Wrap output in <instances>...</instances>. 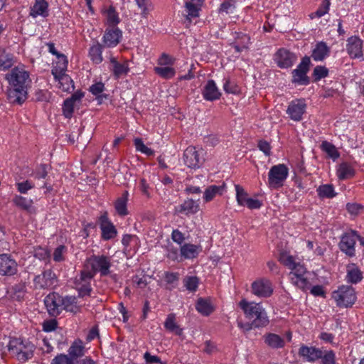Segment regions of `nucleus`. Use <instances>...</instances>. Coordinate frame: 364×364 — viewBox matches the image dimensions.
Instances as JSON below:
<instances>
[{
	"mask_svg": "<svg viewBox=\"0 0 364 364\" xmlns=\"http://www.w3.org/2000/svg\"><path fill=\"white\" fill-rule=\"evenodd\" d=\"M102 237L108 240L117 235V230L113 224L109 220L107 213L105 212L100 218Z\"/></svg>",
	"mask_w": 364,
	"mask_h": 364,
	"instance_id": "obj_17",
	"label": "nucleus"
},
{
	"mask_svg": "<svg viewBox=\"0 0 364 364\" xmlns=\"http://www.w3.org/2000/svg\"><path fill=\"white\" fill-rule=\"evenodd\" d=\"M320 364H336V353L332 350L321 348V356L319 358Z\"/></svg>",
	"mask_w": 364,
	"mask_h": 364,
	"instance_id": "obj_42",
	"label": "nucleus"
},
{
	"mask_svg": "<svg viewBox=\"0 0 364 364\" xmlns=\"http://www.w3.org/2000/svg\"><path fill=\"white\" fill-rule=\"evenodd\" d=\"M154 70L159 76L167 80L173 77L176 74L175 69L170 66L155 67Z\"/></svg>",
	"mask_w": 364,
	"mask_h": 364,
	"instance_id": "obj_43",
	"label": "nucleus"
},
{
	"mask_svg": "<svg viewBox=\"0 0 364 364\" xmlns=\"http://www.w3.org/2000/svg\"><path fill=\"white\" fill-rule=\"evenodd\" d=\"M289 173V169L284 164L273 166L268 173V183L272 188H278L283 186Z\"/></svg>",
	"mask_w": 364,
	"mask_h": 364,
	"instance_id": "obj_6",
	"label": "nucleus"
},
{
	"mask_svg": "<svg viewBox=\"0 0 364 364\" xmlns=\"http://www.w3.org/2000/svg\"><path fill=\"white\" fill-rule=\"evenodd\" d=\"M61 301H63V296L55 292L50 293L45 297L44 304L50 316H57L60 314Z\"/></svg>",
	"mask_w": 364,
	"mask_h": 364,
	"instance_id": "obj_14",
	"label": "nucleus"
},
{
	"mask_svg": "<svg viewBox=\"0 0 364 364\" xmlns=\"http://www.w3.org/2000/svg\"><path fill=\"white\" fill-rule=\"evenodd\" d=\"M363 41L357 36H351L348 39L347 51L352 58L363 56Z\"/></svg>",
	"mask_w": 364,
	"mask_h": 364,
	"instance_id": "obj_19",
	"label": "nucleus"
},
{
	"mask_svg": "<svg viewBox=\"0 0 364 364\" xmlns=\"http://www.w3.org/2000/svg\"><path fill=\"white\" fill-rule=\"evenodd\" d=\"M204 154L203 149L190 146L183 151V162L190 168H198L205 161Z\"/></svg>",
	"mask_w": 364,
	"mask_h": 364,
	"instance_id": "obj_5",
	"label": "nucleus"
},
{
	"mask_svg": "<svg viewBox=\"0 0 364 364\" xmlns=\"http://www.w3.org/2000/svg\"><path fill=\"white\" fill-rule=\"evenodd\" d=\"M329 53V48L324 42L318 43L312 51L311 57L316 61L323 60Z\"/></svg>",
	"mask_w": 364,
	"mask_h": 364,
	"instance_id": "obj_33",
	"label": "nucleus"
},
{
	"mask_svg": "<svg viewBox=\"0 0 364 364\" xmlns=\"http://www.w3.org/2000/svg\"><path fill=\"white\" fill-rule=\"evenodd\" d=\"M250 41V38L248 36L242 34L235 42L233 47L237 52L240 53L248 48Z\"/></svg>",
	"mask_w": 364,
	"mask_h": 364,
	"instance_id": "obj_45",
	"label": "nucleus"
},
{
	"mask_svg": "<svg viewBox=\"0 0 364 364\" xmlns=\"http://www.w3.org/2000/svg\"><path fill=\"white\" fill-rule=\"evenodd\" d=\"M55 80L59 83V88L64 92H71L74 91L75 87L74 83L71 77L65 74H60L59 75L54 77Z\"/></svg>",
	"mask_w": 364,
	"mask_h": 364,
	"instance_id": "obj_28",
	"label": "nucleus"
},
{
	"mask_svg": "<svg viewBox=\"0 0 364 364\" xmlns=\"http://www.w3.org/2000/svg\"><path fill=\"white\" fill-rule=\"evenodd\" d=\"M69 356L72 358L74 361L78 358L85 355V348L83 346L82 341H75L68 349Z\"/></svg>",
	"mask_w": 364,
	"mask_h": 364,
	"instance_id": "obj_32",
	"label": "nucleus"
},
{
	"mask_svg": "<svg viewBox=\"0 0 364 364\" xmlns=\"http://www.w3.org/2000/svg\"><path fill=\"white\" fill-rule=\"evenodd\" d=\"M274 60L281 68H291L297 60L296 55L285 48L279 49L274 55Z\"/></svg>",
	"mask_w": 364,
	"mask_h": 364,
	"instance_id": "obj_12",
	"label": "nucleus"
},
{
	"mask_svg": "<svg viewBox=\"0 0 364 364\" xmlns=\"http://www.w3.org/2000/svg\"><path fill=\"white\" fill-rule=\"evenodd\" d=\"M238 305L243 310L246 317L252 319L250 324L246 325L247 331L268 325L269 321L267 313L259 304H250L245 299H242Z\"/></svg>",
	"mask_w": 364,
	"mask_h": 364,
	"instance_id": "obj_2",
	"label": "nucleus"
},
{
	"mask_svg": "<svg viewBox=\"0 0 364 364\" xmlns=\"http://www.w3.org/2000/svg\"><path fill=\"white\" fill-rule=\"evenodd\" d=\"M225 190V184L223 183L220 186L212 185L208 187L203 195L205 202L211 201L217 195L222 196Z\"/></svg>",
	"mask_w": 364,
	"mask_h": 364,
	"instance_id": "obj_27",
	"label": "nucleus"
},
{
	"mask_svg": "<svg viewBox=\"0 0 364 364\" xmlns=\"http://www.w3.org/2000/svg\"><path fill=\"white\" fill-rule=\"evenodd\" d=\"M110 63L112 65V72L115 78H119L122 76L127 75L129 71L127 61L120 63L114 57L110 58Z\"/></svg>",
	"mask_w": 364,
	"mask_h": 364,
	"instance_id": "obj_20",
	"label": "nucleus"
},
{
	"mask_svg": "<svg viewBox=\"0 0 364 364\" xmlns=\"http://www.w3.org/2000/svg\"><path fill=\"white\" fill-rule=\"evenodd\" d=\"M362 279L363 273L355 264L347 267L346 281L348 283L357 284Z\"/></svg>",
	"mask_w": 364,
	"mask_h": 364,
	"instance_id": "obj_34",
	"label": "nucleus"
},
{
	"mask_svg": "<svg viewBox=\"0 0 364 364\" xmlns=\"http://www.w3.org/2000/svg\"><path fill=\"white\" fill-rule=\"evenodd\" d=\"M7 348L10 353L21 363L31 359L36 348L30 341L17 338L10 339Z\"/></svg>",
	"mask_w": 364,
	"mask_h": 364,
	"instance_id": "obj_3",
	"label": "nucleus"
},
{
	"mask_svg": "<svg viewBox=\"0 0 364 364\" xmlns=\"http://www.w3.org/2000/svg\"><path fill=\"white\" fill-rule=\"evenodd\" d=\"M74 102H71L70 100L66 99L64 101L63 106V112L66 118H71L74 111Z\"/></svg>",
	"mask_w": 364,
	"mask_h": 364,
	"instance_id": "obj_56",
	"label": "nucleus"
},
{
	"mask_svg": "<svg viewBox=\"0 0 364 364\" xmlns=\"http://www.w3.org/2000/svg\"><path fill=\"white\" fill-rule=\"evenodd\" d=\"M202 94L204 99L208 101L218 100L221 95L215 82L212 80L207 82L203 90Z\"/></svg>",
	"mask_w": 364,
	"mask_h": 364,
	"instance_id": "obj_21",
	"label": "nucleus"
},
{
	"mask_svg": "<svg viewBox=\"0 0 364 364\" xmlns=\"http://www.w3.org/2000/svg\"><path fill=\"white\" fill-rule=\"evenodd\" d=\"M103 46L98 42L90 47L89 55L91 60L96 64L100 63L103 60L102 55Z\"/></svg>",
	"mask_w": 364,
	"mask_h": 364,
	"instance_id": "obj_38",
	"label": "nucleus"
},
{
	"mask_svg": "<svg viewBox=\"0 0 364 364\" xmlns=\"http://www.w3.org/2000/svg\"><path fill=\"white\" fill-rule=\"evenodd\" d=\"M104 90L105 85L101 82L95 83L90 87V91L97 97L99 103H102L104 99L107 100L108 97V95L102 94Z\"/></svg>",
	"mask_w": 364,
	"mask_h": 364,
	"instance_id": "obj_41",
	"label": "nucleus"
},
{
	"mask_svg": "<svg viewBox=\"0 0 364 364\" xmlns=\"http://www.w3.org/2000/svg\"><path fill=\"white\" fill-rule=\"evenodd\" d=\"M17 272V263L10 255H0V275L12 276Z\"/></svg>",
	"mask_w": 364,
	"mask_h": 364,
	"instance_id": "obj_15",
	"label": "nucleus"
},
{
	"mask_svg": "<svg viewBox=\"0 0 364 364\" xmlns=\"http://www.w3.org/2000/svg\"><path fill=\"white\" fill-rule=\"evenodd\" d=\"M13 203L18 208L28 213L33 212V200L26 197L16 195L12 199Z\"/></svg>",
	"mask_w": 364,
	"mask_h": 364,
	"instance_id": "obj_30",
	"label": "nucleus"
},
{
	"mask_svg": "<svg viewBox=\"0 0 364 364\" xmlns=\"http://www.w3.org/2000/svg\"><path fill=\"white\" fill-rule=\"evenodd\" d=\"M311 60L309 56H304L296 69H294L292 74L291 82L299 85H306L309 84V78L307 76V73L309 70Z\"/></svg>",
	"mask_w": 364,
	"mask_h": 364,
	"instance_id": "obj_8",
	"label": "nucleus"
},
{
	"mask_svg": "<svg viewBox=\"0 0 364 364\" xmlns=\"http://www.w3.org/2000/svg\"><path fill=\"white\" fill-rule=\"evenodd\" d=\"M77 284L78 285L77 289L79 292V296L83 297L90 294L92 291L90 282H82L81 284Z\"/></svg>",
	"mask_w": 364,
	"mask_h": 364,
	"instance_id": "obj_58",
	"label": "nucleus"
},
{
	"mask_svg": "<svg viewBox=\"0 0 364 364\" xmlns=\"http://www.w3.org/2000/svg\"><path fill=\"white\" fill-rule=\"evenodd\" d=\"M332 297L339 307H350L356 301L355 291L351 286L340 287L338 290L333 292Z\"/></svg>",
	"mask_w": 364,
	"mask_h": 364,
	"instance_id": "obj_4",
	"label": "nucleus"
},
{
	"mask_svg": "<svg viewBox=\"0 0 364 364\" xmlns=\"http://www.w3.org/2000/svg\"><path fill=\"white\" fill-rule=\"evenodd\" d=\"M57 283V276L51 269L43 271L33 279L34 287L37 289L53 288Z\"/></svg>",
	"mask_w": 364,
	"mask_h": 364,
	"instance_id": "obj_10",
	"label": "nucleus"
},
{
	"mask_svg": "<svg viewBox=\"0 0 364 364\" xmlns=\"http://www.w3.org/2000/svg\"><path fill=\"white\" fill-rule=\"evenodd\" d=\"M134 144L136 151H140L147 156H152L154 154V151L152 149L144 145L142 139L140 138L134 139Z\"/></svg>",
	"mask_w": 364,
	"mask_h": 364,
	"instance_id": "obj_51",
	"label": "nucleus"
},
{
	"mask_svg": "<svg viewBox=\"0 0 364 364\" xmlns=\"http://www.w3.org/2000/svg\"><path fill=\"white\" fill-rule=\"evenodd\" d=\"M58 60L55 65L53 67L51 73L54 77L59 75L60 74L65 73L68 67V59L64 54H60L57 57Z\"/></svg>",
	"mask_w": 364,
	"mask_h": 364,
	"instance_id": "obj_31",
	"label": "nucleus"
},
{
	"mask_svg": "<svg viewBox=\"0 0 364 364\" xmlns=\"http://www.w3.org/2000/svg\"><path fill=\"white\" fill-rule=\"evenodd\" d=\"M317 192L321 198H331L336 196L333 186L329 184L320 186L317 189Z\"/></svg>",
	"mask_w": 364,
	"mask_h": 364,
	"instance_id": "obj_49",
	"label": "nucleus"
},
{
	"mask_svg": "<svg viewBox=\"0 0 364 364\" xmlns=\"http://www.w3.org/2000/svg\"><path fill=\"white\" fill-rule=\"evenodd\" d=\"M308 274H303V275L295 274L294 276H290V278L291 282L295 286L303 291H307L308 289H310L311 287V283L309 280Z\"/></svg>",
	"mask_w": 364,
	"mask_h": 364,
	"instance_id": "obj_35",
	"label": "nucleus"
},
{
	"mask_svg": "<svg viewBox=\"0 0 364 364\" xmlns=\"http://www.w3.org/2000/svg\"><path fill=\"white\" fill-rule=\"evenodd\" d=\"M184 286L191 291H196L198 285V279L196 277H187L183 279Z\"/></svg>",
	"mask_w": 364,
	"mask_h": 364,
	"instance_id": "obj_54",
	"label": "nucleus"
},
{
	"mask_svg": "<svg viewBox=\"0 0 364 364\" xmlns=\"http://www.w3.org/2000/svg\"><path fill=\"white\" fill-rule=\"evenodd\" d=\"M236 191V200L238 205L245 206L246 201L249 199V195L240 185H235Z\"/></svg>",
	"mask_w": 364,
	"mask_h": 364,
	"instance_id": "obj_46",
	"label": "nucleus"
},
{
	"mask_svg": "<svg viewBox=\"0 0 364 364\" xmlns=\"http://www.w3.org/2000/svg\"><path fill=\"white\" fill-rule=\"evenodd\" d=\"M186 9V19L188 21V23H191V18H196L199 16V6L194 4L193 2L186 1L185 4Z\"/></svg>",
	"mask_w": 364,
	"mask_h": 364,
	"instance_id": "obj_44",
	"label": "nucleus"
},
{
	"mask_svg": "<svg viewBox=\"0 0 364 364\" xmlns=\"http://www.w3.org/2000/svg\"><path fill=\"white\" fill-rule=\"evenodd\" d=\"M258 148L267 156H269L271 155V146L267 141L259 140L258 142Z\"/></svg>",
	"mask_w": 364,
	"mask_h": 364,
	"instance_id": "obj_63",
	"label": "nucleus"
},
{
	"mask_svg": "<svg viewBox=\"0 0 364 364\" xmlns=\"http://www.w3.org/2000/svg\"><path fill=\"white\" fill-rule=\"evenodd\" d=\"M196 310L203 316H208L215 309L210 299L199 298L196 304Z\"/></svg>",
	"mask_w": 364,
	"mask_h": 364,
	"instance_id": "obj_26",
	"label": "nucleus"
},
{
	"mask_svg": "<svg viewBox=\"0 0 364 364\" xmlns=\"http://www.w3.org/2000/svg\"><path fill=\"white\" fill-rule=\"evenodd\" d=\"M264 343L270 348L277 349L282 348L285 346V341L280 336L269 333L264 336Z\"/></svg>",
	"mask_w": 364,
	"mask_h": 364,
	"instance_id": "obj_23",
	"label": "nucleus"
},
{
	"mask_svg": "<svg viewBox=\"0 0 364 364\" xmlns=\"http://www.w3.org/2000/svg\"><path fill=\"white\" fill-rule=\"evenodd\" d=\"M174 63V59L168 54L163 53L158 59V64L160 65L170 66Z\"/></svg>",
	"mask_w": 364,
	"mask_h": 364,
	"instance_id": "obj_61",
	"label": "nucleus"
},
{
	"mask_svg": "<svg viewBox=\"0 0 364 364\" xmlns=\"http://www.w3.org/2000/svg\"><path fill=\"white\" fill-rule=\"evenodd\" d=\"M17 189L21 193H26L28 191L34 188V183L28 180L16 183Z\"/></svg>",
	"mask_w": 364,
	"mask_h": 364,
	"instance_id": "obj_60",
	"label": "nucleus"
},
{
	"mask_svg": "<svg viewBox=\"0 0 364 364\" xmlns=\"http://www.w3.org/2000/svg\"><path fill=\"white\" fill-rule=\"evenodd\" d=\"M330 1L329 0H323L320 7L316 10V11L311 15V18L314 16L320 18L328 13L329 10Z\"/></svg>",
	"mask_w": 364,
	"mask_h": 364,
	"instance_id": "obj_55",
	"label": "nucleus"
},
{
	"mask_svg": "<svg viewBox=\"0 0 364 364\" xmlns=\"http://www.w3.org/2000/svg\"><path fill=\"white\" fill-rule=\"evenodd\" d=\"M48 4L46 0H36L31 8L30 15L33 17L38 16H47L48 15Z\"/></svg>",
	"mask_w": 364,
	"mask_h": 364,
	"instance_id": "obj_24",
	"label": "nucleus"
},
{
	"mask_svg": "<svg viewBox=\"0 0 364 364\" xmlns=\"http://www.w3.org/2000/svg\"><path fill=\"white\" fill-rule=\"evenodd\" d=\"M279 260L284 265L288 267L291 269L296 264L294 257L291 255H287L286 253L281 254Z\"/></svg>",
	"mask_w": 364,
	"mask_h": 364,
	"instance_id": "obj_59",
	"label": "nucleus"
},
{
	"mask_svg": "<svg viewBox=\"0 0 364 364\" xmlns=\"http://www.w3.org/2000/svg\"><path fill=\"white\" fill-rule=\"evenodd\" d=\"M328 70L324 66L318 65L314 69L313 77H314V81L317 82L322 78L328 76Z\"/></svg>",
	"mask_w": 364,
	"mask_h": 364,
	"instance_id": "obj_53",
	"label": "nucleus"
},
{
	"mask_svg": "<svg viewBox=\"0 0 364 364\" xmlns=\"http://www.w3.org/2000/svg\"><path fill=\"white\" fill-rule=\"evenodd\" d=\"M90 265L86 264V269L81 271L79 278L76 279V284H81L82 282H90L95 275V271L91 268L88 269Z\"/></svg>",
	"mask_w": 364,
	"mask_h": 364,
	"instance_id": "obj_47",
	"label": "nucleus"
},
{
	"mask_svg": "<svg viewBox=\"0 0 364 364\" xmlns=\"http://www.w3.org/2000/svg\"><path fill=\"white\" fill-rule=\"evenodd\" d=\"M61 303V309H65L66 311L77 314L80 311V306L77 305V299L73 296H67L63 297Z\"/></svg>",
	"mask_w": 364,
	"mask_h": 364,
	"instance_id": "obj_25",
	"label": "nucleus"
},
{
	"mask_svg": "<svg viewBox=\"0 0 364 364\" xmlns=\"http://www.w3.org/2000/svg\"><path fill=\"white\" fill-rule=\"evenodd\" d=\"M306 107L304 99H295L289 103L286 112L291 120L300 122L306 113Z\"/></svg>",
	"mask_w": 364,
	"mask_h": 364,
	"instance_id": "obj_11",
	"label": "nucleus"
},
{
	"mask_svg": "<svg viewBox=\"0 0 364 364\" xmlns=\"http://www.w3.org/2000/svg\"><path fill=\"white\" fill-rule=\"evenodd\" d=\"M122 31L117 27L107 29L103 36L105 45L109 48L117 46L120 42Z\"/></svg>",
	"mask_w": 364,
	"mask_h": 364,
	"instance_id": "obj_18",
	"label": "nucleus"
},
{
	"mask_svg": "<svg viewBox=\"0 0 364 364\" xmlns=\"http://www.w3.org/2000/svg\"><path fill=\"white\" fill-rule=\"evenodd\" d=\"M198 210L199 204L198 201L193 199H187L180 205L178 212L189 215L196 213Z\"/></svg>",
	"mask_w": 364,
	"mask_h": 364,
	"instance_id": "obj_36",
	"label": "nucleus"
},
{
	"mask_svg": "<svg viewBox=\"0 0 364 364\" xmlns=\"http://www.w3.org/2000/svg\"><path fill=\"white\" fill-rule=\"evenodd\" d=\"M321 148L322 151L327 153L331 158L336 159L339 157V153L333 144L327 141H323L321 145Z\"/></svg>",
	"mask_w": 364,
	"mask_h": 364,
	"instance_id": "obj_48",
	"label": "nucleus"
},
{
	"mask_svg": "<svg viewBox=\"0 0 364 364\" xmlns=\"http://www.w3.org/2000/svg\"><path fill=\"white\" fill-rule=\"evenodd\" d=\"M198 246L193 244H184L181 247V253L186 259L195 258L198 255Z\"/></svg>",
	"mask_w": 364,
	"mask_h": 364,
	"instance_id": "obj_40",
	"label": "nucleus"
},
{
	"mask_svg": "<svg viewBox=\"0 0 364 364\" xmlns=\"http://www.w3.org/2000/svg\"><path fill=\"white\" fill-rule=\"evenodd\" d=\"M51 364H76V362L68 355L60 353L52 360Z\"/></svg>",
	"mask_w": 364,
	"mask_h": 364,
	"instance_id": "obj_52",
	"label": "nucleus"
},
{
	"mask_svg": "<svg viewBox=\"0 0 364 364\" xmlns=\"http://www.w3.org/2000/svg\"><path fill=\"white\" fill-rule=\"evenodd\" d=\"M298 354L304 361L314 363L321 358V348L312 346L301 345L299 349Z\"/></svg>",
	"mask_w": 364,
	"mask_h": 364,
	"instance_id": "obj_16",
	"label": "nucleus"
},
{
	"mask_svg": "<svg viewBox=\"0 0 364 364\" xmlns=\"http://www.w3.org/2000/svg\"><path fill=\"white\" fill-rule=\"evenodd\" d=\"M138 6L141 9V16L146 17L149 14V0H135Z\"/></svg>",
	"mask_w": 364,
	"mask_h": 364,
	"instance_id": "obj_62",
	"label": "nucleus"
},
{
	"mask_svg": "<svg viewBox=\"0 0 364 364\" xmlns=\"http://www.w3.org/2000/svg\"><path fill=\"white\" fill-rule=\"evenodd\" d=\"M358 237L359 235L355 231L351 230L344 233L338 244L341 251L348 257H354L355 255V245Z\"/></svg>",
	"mask_w": 364,
	"mask_h": 364,
	"instance_id": "obj_9",
	"label": "nucleus"
},
{
	"mask_svg": "<svg viewBox=\"0 0 364 364\" xmlns=\"http://www.w3.org/2000/svg\"><path fill=\"white\" fill-rule=\"evenodd\" d=\"M346 209L350 214L357 215L363 211L364 207L359 203H348L346 205Z\"/></svg>",
	"mask_w": 364,
	"mask_h": 364,
	"instance_id": "obj_57",
	"label": "nucleus"
},
{
	"mask_svg": "<svg viewBox=\"0 0 364 364\" xmlns=\"http://www.w3.org/2000/svg\"><path fill=\"white\" fill-rule=\"evenodd\" d=\"M10 87L8 90V99L11 104L21 105L28 97V88L31 80L29 73L24 68L23 65L13 68L5 75Z\"/></svg>",
	"mask_w": 364,
	"mask_h": 364,
	"instance_id": "obj_1",
	"label": "nucleus"
},
{
	"mask_svg": "<svg viewBox=\"0 0 364 364\" xmlns=\"http://www.w3.org/2000/svg\"><path fill=\"white\" fill-rule=\"evenodd\" d=\"M354 174V169L347 163L340 164L337 170V175L340 180L350 178Z\"/></svg>",
	"mask_w": 364,
	"mask_h": 364,
	"instance_id": "obj_39",
	"label": "nucleus"
},
{
	"mask_svg": "<svg viewBox=\"0 0 364 364\" xmlns=\"http://www.w3.org/2000/svg\"><path fill=\"white\" fill-rule=\"evenodd\" d=\"M129 193L127 191H124L122 196L119 197L114 203V208L117 214L122 217L126 216L129 214L127 210V202H128Z\"/></svg>",
	"mask_w": 364,
	"mask_h": 364,
	"instance_id": "obj_22",
	"label": "nucleus"
},
{
	"mask_svg": "<svg viewBox=\"0 0 364 364\" xmlns=\"http://www.w3.org/2000/svg\"><path fill=\"white\" fill-rule=\"evenodd\" d=\"M58 322L55 319L45 321L43 323V329L44 331L50 332L57 328Z\"/></svg>",
	"mask_w": 364,
	"mask_h": 364,
	"instance_id": "obj_64",
	"label": "nucleus"
},
{
	"mask_svg": "<svg viewBox=\"0 0 364 364\" xmlns=\"http://www.w3.org/2000/svg\"><path fill=\"white\" fill-rule=\"evenodd\" d=\"M87 265L95 271V274L100 272L102 277L107 276L110 273L112 265L110 257L105 255H93L87 259Z\"/></svg>",
	"mask_w": 364,
	"mask_h": 364,
	"instance_id": "obj_7",
	"label": "nucleus"
},
{
	"mask_svg": "<svg viewBox=\"0 0 364 364\" xmlns=\"http://www.w3.org/2000/svg\"><path fill=\"white\" fill-rule=\"evenodd\" d=\"M165 328L176 335L181 336L183 333V329L177 324L176 321V315L174 314H170L167 316V318L164 322Z\"/></svg>",
	"mask_w": 364,
	"mask_h": 364,
	"instance_id": "obj_37",
	"label": "nucleus"
},
{
	"mask_svg": "<svg viewBox=\"0 0 364 364\" xmlns=\"http://www.w3.org/2000/svg\"><path fill=\"white\" fill-rule=\"evenodd\" d=\"M252 292L259 297H269L273 292L272 284L266 279L256 280L252 284Z\"/></svg>",
	"mask_w": 364,
	"mask_h": 364,
	"instance_id": "obj_13",
	"label": "nucleus"
},
{
	"mask_svg": "<svg viewBox=\"0 0 364 364\" xmlns=\"http://www.w3.org/2000/svg\"><path fill=\"white\" fill-rule=\"evenodd\" d=\"M16 62V58L12 53L6 50L0 53V70L5 71L11 68Z\"/></svg>",
	"mask_w": 364,
	"mask_h": 364,
	"instance_id": "obj_29",
	"label": "nucleus"
},
{
	"mask_svg": "<svg viewBox=\"0 0 364 364\" xmlns=\"http://www.w3.org/2000/svg\"><path fill=\"white\" fill-rule=\"evenodd\" d=\"M107 22L109 26L116 27L115 26L119 23V18L115 8L110 6L107 11Z\"/></svg>",
	"mask_w": 364,
	"mask_h": 364,
	"instance_id": "obj_50",
	"label": "nucleus"
}]
</instances>
